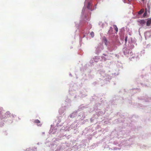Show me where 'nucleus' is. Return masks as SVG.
I'll list each match as a JSON object with an SVG mask.
<instances>
[{"mask_svg": "<svg viewBox=\"0 0 151 151\" xmlns=\"http://www.w3.org/2000/svg\"><path fill=\"white\" fill-rule=\"evenodd\" d=\"M151 24V19L148 18L147 19V20L146 22L147 26H150Z\"/></svg>", "mask_w": 151, "mask_h": 151, "instance_id": "nucleus-1", "label": "nucleus"}, {"mask_svg": "<svg viewBox=\"0 0 151 151\" xmlns=\"http://www.w3.org/2000/svg\"><path fill=\"white\" fill-rule=\"evenodd\" d=\"M38 126H41V124H39V125L38 124Z\"/></svg>", "mask_w": 151, "mask_h": 151, "instance_id": "nucleus-10", "label": "nucleus"}, {"mask_svg": "<svg viewBox=\"0 0 151 151\" xmlns=\"http://www.w3.org/2000/svg\"><path fill=\"white\" fill-rule=\"evenodd\" d=\"M139 22L140 23V24L142 25L145 24L146 23V21L144 20H141L139 21Z\"/></svg>", "mask_w": 151, "mask_h": 151, "instance_id": "nucleus-2", "label": "nucleus"}, {"mask_svg": "<svg viewBox=\"0 0 151 151\" xmlns=\"http://www.w3.org/2000/svg\"><path fill=\"white\" fill-rule=\"evenodd\" d=\"M114 27L115 28V30L116 32H117L118 31V28L117 27V26L115 25H113Z\"/></svg>", "mask_w": 151, "mask_h": 151, "instance_id": "nucleus-5", "label": "nucleus"}, {"mask_svg": "<svg viewBox=\"0 0 151 151\" xmlns=\"http://www.w3.org/2000/svg\"><path fill=\"white\" fill-rule=\"evenodd\" d=\"M127 37H126L125 38V41L126 42V43L127 42Z\"/></svg>", "mask_w": 151, "mask_h": 151, "instance_id": "nucleus-9", "label": "nucleus"}, {"mask_svg": "<svg viewBox=\"0 0 151 151\" xmlns=\"http://www.w3.org/2000/svg\"><path fill=\"white\" fill-rule=\"evenodd\" d=\"M103 40L104 41V42L105 44V45H107V40L106 37H104L103 38Z\"/></svg>", "mask_w": 151, "mask_h": 151, "instance_id": "nucleus-3", "label": "nucleus"}, {"mask_svg": "<svg viewBox=\"0 0 151 151\" xmlns=\"http://www.w3.org/2000/svg\"><path fill=\"white\" fill-rule=\"evenodd\" d=\"M145 0H142V1H144Z\"/></svg>", "mask_w": 151, "mask_h": 151, "instance_id": "nucleus-11", "label": "nucleus"}, {"mask_svg": "<svg viewBox=\"0 0 151 151\" xmlns=\"http://www.w3.org/2000/svg\"><path fill=\"white\" fill-rule=\"evenodd\" d=\"M90 35L91 36L93 37L94 36V33L93 32H91L90 33Z\"/></svg>", "mask_w": 151, "mask_h": 151, "instance_id": "nucleus-7", "label": "nucleus"}, {"mask_svg": "<svg viewBox=\"0 0 151 151\" xmlns=\"http://www.w3.org/2000/svg\"><path fill=\"white\" fill-rule=\"evenodd\" d=\"M144 12V9H142L138 12V14H142Z\"/></svg>", "mask_w": 151, "mask_h": 151, "instance_id": "nucleus-4", "label": "nucleus"}, {"mask_svg": "<svg viewBox=\"0 0 151 151\" xmlns=\"http://www.w3.org/2000/svg\"><path fill=\"white\" fill-rule=\"evenodd\" d=\"M147 14V10H146V11H145V12L143 14V17H145L146 16Z\"/></svg>", "mask_w": 151, "mask_h": 151, "instance_id": "nucleus-8", "label": "nucleus"}, {"mask_svg": "<svg viewBox=\"0 0 151 151\" xmlns=\"http://www.w3.org/2000/svg\"><path fill=\"white\" fill-rule=\"evenodd\" d=\"M34 122L36 123H40V121L38 119H36L34 121Z\"/></svg>", "mask_w": 151, "mask_h": 151, "instance_id": "nucleus-6", "label": "nucleus"}]
</instances>
